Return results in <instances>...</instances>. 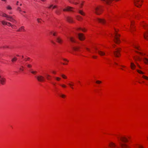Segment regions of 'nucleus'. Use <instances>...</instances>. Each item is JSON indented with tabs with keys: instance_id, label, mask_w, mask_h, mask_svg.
Segmentation results:
<instances>
[{
	"instance_id": "aec40b11",
	"label": "nucleus",
	"mask_w": 148,
	"mask_h": 148,
	"mask_svg": "<svg viewBox=\"0 0 148 148\" xmlns=\"http://www.w3.org/2000/svg\"><path fill=\"white\" fill-rule=\"evenodd\" d=\"M97 52L101 56L104 55L105 54L104 52L99 50L97 51Z\"/></svg>"
},
{
	"instance_id": "7c9ffc66",
	"label": "nucleus",
	"mask_w": 148,
	"mask_h": 148,
	"mask_svg": "<svg viewBox=\"0 0 148 148\" xmlns=\"http://www.w3.org/2000/svg\"><path fill=\"white\" fill-rule=\"evenodd\" d=\"M7 20L8 21H12V22H13L14 21H15V20L12 17V19L8 18V19H7Z\"/></svg>"
},
{
	"instance_id": "864d4df0",
	"label": "nucleus",
	"mask_w": 148,
	"mask_h": 148,
	"mask_svg": "<svg viewBox=\"0 0 148 148\" xmlns=\"http://www.w3.org/2000/svg\"><path fill=\"white\" fill-rule=\"evenodd\" d=\"M29 58H26L25 59V61H27V60H29Z\"/></svg>"
},
{
	"instance_id": "ddd939ff",
	"label": "nucleus",
	"mask_w": 148,
	"mask_h": 148,
	"mask_svg": "<svg viewBox=\"0 0 148 148\" xmlns=\"http://www.w3.org/2000/svg\"><path fill=\"white\" fill-rule=\"evenodd\" d=\"M77 12L81 15L82 16H85V13L82 10H78Z\"/></svg>"
},
{
	"instance_id": "2eb2a0df",
	"label": "nucleus",
	"mask_w": 148,
	"mask_h": 148,
	"mask_svg": "<svg viewBox=\"0 0 148 148\" xmlns=\"http://www.w3.org/2000/svg\"><path fill=\"white\" fill-rule=\"evenodd\" d=\"M66 20L69 23H73V19L71 17H68L66 18Z\"/></svg>"
},
{
	"instance_id": "0e129e2a",
	"label": "nucleus",
	"mask_w": 148,
	"mask_h": 148,
	"mask_svg": "<svg viewBox=\"0 0 148 148\" xmlns=\"http://www.w3.org/2000/svg\"><path fill=\"white\" fill-rule=\"evenodd\" d=\"M53 73H54V74L55 73V72H54V71L53 72Z\"/></svg>"
},
{
	"instance_id": "72a5a7b5",
	"label": "nucleus",
	"mask_w": 148,
	"mask_h": 148,
	"mask_svg": "<svg viewBox=\"0 0 148 148\" xmlns=\"http://www.w3.org/2000/svg\"><path fill=\"white\" fill-rule=\"evenodd\" d=\"M24 68V67L23 66H21V67L19 68V70L21 71H23V68Z\"/></svg>"
},
{
	"instance_id": "1a4fd4ad",
	"label": "nucleus",
	"mask_w": 148,
	"mask_h": 148,
	"mask_svg": "<svg viewBox=\"0 0 148 148\" xmlns=\"http://www.w3.org/2000/svg\"><path fill=\"white\" fill-rule=\"evenodd\" d=\"M118 138H119V137H118ZM119 139L120 140H121L122 142L124 143H125L128 141L127 139L126 138L124 137H121L119 138Z\"/></svg>"
},
{
	"instance_id": "c756f323",
	"label": "nucleus",
	"mask_w": 148,
	"mask_h": 148,
	"mask_svg": "<svg viewBox=\"0 0 148 148\" xmlns=\"http://www.w3.org/2000/svg\"><path fill=\"white\" fill-rule=\"evenodd\" d=\"M144 61L145 62V63H146V64L148 63V59H147L146 58H144Z\"/></svg>"
},
{
	"instance_id": "774afa93",
	"label": "nucleus",
	"mask_w": 148,
	"mask_h": 148,
	"mask_svg": "<svg viewBox=\"0 0 148 148\" xmlns=\"http://www.w3.org/2000/svg\"><path fill=\"white\" fill-rule=\"evenodd\" d=\"M22 5V4H21H21H20V6H21V5Z\"/></svg>"
},
{
	"instance_id": "a19ab883",
	"label": "nucleus",
	"mask_w": 148,
	"mask_h": 148,
	"mask_svg": "<svg viewBox=\"0 0 148 148\" xmlns=\"http://www.w3.org/2000/svg\"><path fill=\"white\" fill-rule=\"evenodd\" d=\"M68 84L70 86L72 89H73V87H72V86H73V84H71V83H69Z\"/></svg>"
},
{
	"instance_id": "f257e3e1",
	"label": "nucleus",
	"mask_w": 148,
	"mask_h": 148,
	"mask_svg": "<svg viewBox=\"0 0 148 148\" xmlns=\"http://www.w3.org/2000/svg\"><path fill=\"white\" fill-rule=\"evenodd\" d=\"M93 11L97 15H99L101 13L102 9L100 6H97L93 7Z\"/></svg>"
},
{
	"instance_id": "f3484780",
	"label": "nucleus",
	"mask_w": 148,
	"mask_h": 148,
	"mask_svg": "<svg viewBox=\"0 0 148 148\" xmlns=\"http://www.w3.org/2000/svg\"><path fill=\"white\" fill-rule=\"evenodd\" d=\"M68 38L69 40L72 42H75V38L72 37H68Z\"/></svg>"
},
{
	"instance_id": "393cba45",
	"label": "nucleus",
	"mask_w": 148,
	"mask_h": 148,
	"mask_svg": "<svg viewBox=\"0 0 148 148\" xmlns=\"http://www.w3.org/2000/svg\"><path fill=\"white\" fill-rule=\"evenodd\" d=\"M73 49L75 51H78L79 50V48L78 47H73Z\"/></svg>"
},
{
	"instance_id": "e433bc0d",
	"label": "nucleus",
	"mask_w": 148,
	"mask_h": 148,
	"mask_svg": "<svg viewBox=\"0 0 148 148\" xmlns=\"http://www.w3.org/2000/svg\"><path fill=\"white\" fill-rule=\"evenodd\" d=\"M9 26H11L12 27H13V26L14 25H12L11 23L9 22H7V25Z\"/></svg>"
},
{
	"instance_id": "4468645a",
	"label": "nucleus",
	"mask_w": 148,
	"mask_h": 148,
	"mask_svg": "<svg viewBox=\"0 0 148 148\" xmlns=\"http://www.w3.org/2000/svg\"><path fill=\"white\" fill-rule=\"evenodd\" d=\"M57 42L60 43H62V40L60 37H57L56 38Z\"/></svg>"
},
{
	"instance_id": "c03bdc74",
	"label": "nucleus",
	"mask_w": 148,
	"mask_h": 148,
	"mask_svg": "<svg viewBox=\"0 0 148 148\" xmlns=\"http://www.w3.org/2000/svg\"><path fill=\"white\" fill-rule=\"evenodd\" d=\"M31 72L33 74H35L36 73V71H31Z\"/></svg>"
},
{
	"instance_id": "37998d69",
	"label": "nucleus",
	"mask_w": 148,
	"mask_h": 148,
	"mask_svg": "<svg viewBox=\"0 0 148 148\" xmlns=\"http://www.w3.org/2000/svg\"><path fill=\"white\" fill-rule=\"evenodd\" d=\"M56 79L57 80L59 81L60 79V78L58 77H55Z\"/></svg>"
},
{
	"instance_id": "680f3d73",
	"label": "nucleus",
	"mask_w": 148,
	"mask_h": 148,
	"mask_svg": "<svg viewBox=\"0 0 148 148\" xmlns=\"http://www.w3.org/2000/svg\"><path fill=\"white\" fill-rule=\"evenodd\" d=\"M14 25V26H13V27H12V28H15V26Z\"/></svg>"
},
{
	"instance_id": "69168bd1",
	"label": "nucleus",
	"mask_w": 148,
	"mask_h": 148,
	"mask_svg": "<svg viewBox=\"0 0 148 148\" xmlns=\"http://www.w3.org/2000/svg\"><path fill=\"white\" fill-rule=\"evenodd\" d=\"M13 22L14 23H16V21H13Z\"/></svg>"
},
{
	"instance_id": "c9c22d12",
	"label": "nucleus",
	"mask_w": 148,
	"mask_h": 148,
	"mask_svg": "<svg viewBox=\"0 0 148 148\" xmlns=\"http://www.w3.org/2000/svg\"><path fill=\"white\" fill-rule=\"evenodd\" d=\"M135 59L140 61L142 60V59L141 58H140V57L137 56V57L136 59Z\"/></svg>"
},
{
	"instance_id": "423d86ee",
	"label": "nucleus",
	"mask_w": 148,
	"mask_h": 148,
	"mask_svg": "<svg viewBox=\"0 0 148 148\" xmlns=\"http://www.w3.org/2000/svg\"><path fill=\"white\" fill-rule=\"evenodd\" d=\"M119 143L121 147V148H128L129 146L126 144L122 143L119 140Z\"/></svg>"
},
{
	"instance_id": "ea45409f",
	"label": "nucleus",
	"mask_w": 148,
	"mask_h": 148,
	"mask_svg": "<svg viewBox=\"0 0 148 148\" xmlns=\"http://www.w3.org/2000/svg\"><path fill=\"white\" fill-rule=\"evenodd\" d=\"M46 78L48 80H49L50 79L49 77H50V76L49 75L47 74H46Z\"/></svg>"
},
{
	"instance_id": "79ce46f5",
	"label": "nucleus",
	"mask_w": 148,
	"mask_h": 148,
	"mask_svg": "<svg viewBox=\"0 0 148 148\" xmlns=\"http://www.w3.org/2000/svg\"><path fill=\"white\" fill-rule=\"evenodd\" d=\"M61 76L63 78L66 79L67 78V77L64 75H62Z\"/></svg>"
},
{
	"instance_id": "bb28decb",
	"label": "nucleus",
	"mask_w": 148,
	"mask_h": 148,
	"mask_svg": "<svg viewBox=\"0 0 148 148\" xmlns=\"http://www.w3.org/2000/svg\"><path fill=\"white\" fill-rule=\"evenodd\" d=\"M52 7H53V9H54V8H56L57 6L56 5H54V6H53V5H51L49 7H48V8H51Z\"/></svg>"
},
{
	"instance_id": "6e6552de",
	"label": "nucleus",
	"mask_w": 148,
	"mask_h": 148,
	"mask_svg": "<svg viewBox=\"0 0 148 148\" xmlns=\"http://www.w3.org/2000/svg\"><path fill=\"white\" fill-rule=\"evenodd\" d=\"M74 9L73 8L71 7L70 6L67 7L66 8L64 9L63 10V11H73V10Z\"/></svg>"
},
{
	"instance_id": "6e6d98bb",
	"label": "nucleus",
	"mask_w": 148,
	"mask_h": 148,
	"mask_svg": "<svg viewBox=\"0 0 148 148\" xmlns=\"http://www.w3.org/2000/svg\"><path fill=\"white\" fill-rule=\"evenodd\" d=\"M97 56H92V57L93 58H97Z\"/></svg>"
},
{
	"instance_id": "412c9836",
	"label": "nucleus",
	"mask_w": 148,
	"mask_h": 148,
	"mask_svg": "<svg viewBox=\"0 0 148 148\" xmlns=\"http://www.w3.org/2000/svg\"><path fill=\"white\" fill-rule=\"evenodd\" d=\"M76 19L77 20L80 21L82 19V17L79 15H77L76 16Z\"/></svg>"
},
{
	"instance_id": "f8f14e48",
	"label": "nucleus",
	"mask_w": 148,
	"mask_h": 148,
	"mask_svg": "<svg viewBox=\"0 0 148 148\" xmlns=\"http://www.w3.org/2000/svg\"><path fill=\"white\" fill-rule=\"evenodd\" d=\"M6 79L4 78H1L0 82L1 84L2 85H4L5 84Z\"/></svg>"
},
{
	"instance_id": "f704fd0d",
	"label": "nucleus",
	"mask_w": 148,
	"mask_h": 148,
	"mask_svg": "<svg viewBox=\"0 0 148 148\" xmlns=\"http://www.w3.org/2000/svg\"><path fill=\"white\" fill-rule=\"evenodd\" d=\"M137 71L139 73L141 74H144V73L143 72H142V71H140L139 70H137Z\"/></svg>"
},
{
	"instance_id": "3c124183",
	"label": "nucleus",
	"mask_w": 148,
	"mask_h": 148,
	"mask_svg": "<svg viewBox=\"0 0 148 148\" xmlns=\"http://www.w3.org/2000/svg\"><path fill=\"white\" fill-rule=\"evenodd\" d=\"M50 33H51V34H53V35L54 36H56V33H53L52 32H50Z\"/></svg>"
},
{
	"instance_id": "4d7b16f0",
	"label": "nucleus",
	"mask_w": 148,
	"mask_h": 148,
	"mask_svg": "<svg viewBox=\"0 0 148 148\" xmlns=\"http://www.w3.org/2000/svg\"><path fill=\"white\" fill-rule=\"evenodd\" d=\"M121 67H123V68H124V67H125V66H123V65H121Z\"/></svg>"
},
{
	"instance_id": "b1692460",
	"label": "nucleus",
	"mask_w": 148,
	"mask_h": 148,
	"mask_svg": "<svg viewBox=\"0 0 148 148\" xmlns=\"http://www.w3.org/2000/svg\"><path fill=\"white\" fill-rule=\"evenodd\" d=\"M17 60V58L16 57H14L11 60V61L12 62L16 61Z\"/></svg>"
},
{
	"instance_id": "5701e85b",
	"label": "nucleus",
	"mask_w": 148,
	"mask_h": 148,
	"mask_svg": "<svg viewBox=\"0 0 148 148\" xmlns=\"http://www.w3.org/2000/svg\"><path fill=\"white\" fill-rule=\"evenodd\" d=\"M68 0L70 3H73V4H74L75 5H77L78 3L77 2H74V0Z\"/></svg>"
},
{
	"instance_id": "473e14b6",
	"label": "nucleus",
	"mask_w": 148,
	"mask_h": 148,
	"mask_svg": "<svg viewBox=\"0 0 148 148\" xmlns=\"http://www.w3.org/2000/svg\"><path fill=\"white\" fill-rule=\"evenodd\" d=\"M60 96L62 98H64L66 97V96L64 94H61L60 95Z\"/></svg>"
},
{
	"instance_id": "4be33fe9",
	"label": "nucleus",
	"mask_w": 148,
	"mask_h": 148,
	"mask_svg": "<svg viewBox=\"0 0 148 148\" xmlns=\"http://www.w3.org/2000/svg\"><path fill=\"white\" fill-rule=\"evenodd\" d=\"M55 13L57 15H59L61 14L60 10H59L58 9L55 11Z\"/></svg>"
},
{
	"instance_id": "58836bf2",
	"label": "nucleus",
	"mask_w": 148,
	"mask_h": 148,
	"mask_svg": "<svg viewBox=\"0 0 148 148\" xmlns=\"http://www.w3.org/2000/svg\"><path fill=\"white\" fill-rule=\"evenodd\" d=\"M26 64H27V67L29 68H30L32 66L30 64H27V63H26Z\"/></svg>"
},
{
	"instance_id": "a211bd4d",
	"label": "nucleus",
	"mask_w": 148,
	"mask_h": 148,
	"mask_svg": "<svg viewBox=\"0 0 148 148\" xmlns=\"http://www.w3.org/2000/svg\"><path fill=\"white\" fill-rule=\"evenodd\" d=\"M144 37L145 39L148 40V31L147 32L144 34Z\"/></svg>"
},
{
	"instance_id": "e2e57ef3",
	"label": "nucleus",
	"mask_w": 148,
	"mask_h": 148,
	"mask_svg": "<svg viewBox=\"0 0 148 148\" xmlns=\"http://www.w3.org/2000/svg\"><path fill=\"white\" fill-rule=\"evenodd\" d=\"M41 0L42 1H45L46 0Z\"/></svg>"
},
{
	"instance_id": "c85d7f7f",
	"label": "nucleus",
	"mask_w": 148,
	"mask_h": 148,
	"mask_svg": "<svg viewBox=\"0 0 148 148\" xmlns=\"http://www.w3.org/2000/svg\"><path fill=\"white\" fill-rule=\"evenodd\" d=\"M133 24V23L132 22H131V32H132V31H133L134 30L133 27L132 26Z\"/></svg>"
},
{
	"instance_id": "338daca9",
	"label": "nucleus",
	"mask_w": 148,
	"mask_h": 148,
	"mask_svg": "<svg viewBox=\"0 0 148 148\" xmlns=\"http://www.w3.org/2000/svg\"><path fill=\"white\" fill-rule=\"evenodd\" d=\"M52 83V84H53V85H55V84H54V83Z\"/></svg>"
},
{
	"instance_id": "a18cd8bd",
	"label": "nucleus",
	"mask_w": 148,
	"mask_h": 148,
	"mask_svg": "<svg viewBox=\"0 0 148 148\" xmlns=\"http://www.w3.org/2000/svg\"><path fill=\"white\" fill-rule=\"evenodd\" d=\"M7 8L8 10H11L12 9L11 7L10 6H8L7 7Z\"/></svg>"
},
{
	"instance_id": "0eeeda50",
	"label": "nucleus",
	"mask_w": 148,
	"mask_h": 148,
	"mask_svg": "<svg viewBox=\"0 0 148 148\" xmlns=\"http://www.w3.org/2000/svg\"><path fill=\"white\" fill-rule=\"evenodd\" d=\"M78 36L79 39L81 40H83L85 39L84 36L83 34L82 33L78 34Z\"/></svg>"
},
{
	"instance_id": "49530a36",
	"label": "nucleus",
	"mask_w": 148,
	"mask_h": 148,
	"mask_svg": "<svg viewBox=\"0 0 148 148\" xmlns=\"http://www.w3.org/2000/svg\"><path fill=\"white\" fill-rule=\"evenodd\" d=\"M77 30H82L83 32H84L85 31L84 30V29H82L81 28H77Z\"/></svg>"
},
{
	"instance_id": "603ef678",
	"label": "nucleus",
	"mask_w": 148,
	"mask_h": 148,
	"mask_svg": "<svg viewBox=\"0 0 148 148\" xmlns=\"http://www.w3.org/2000/svg\"><path fill=\"white\" fill-rule=\"evenodd\" d=\"M60 85L63 88H65L66 87V86L65 85L63 84V85Z\"/></svg>"
},
{
	"instance_id": "de8ad7c7",
	"label": "nucleus",
	"mask_w": 148,
	"mask_h": 148,
	"mask_svg": "<svg viewBox=\"0 0 148 148\" xmlns=\"http://www.w3.org/2000/svg\"><path fill=\"white\" fill-rule=\"evenodd\" d=\"M41 19L40 18H38L37 19V21L38 23H41V21H40V20H41Z\"/></svg>"
},
{
	"instance_id": "a878e982",
	"label": "nucleus",
	"mask_w": 148,
	"mask_h": 148,
	"mask_svg": "<svg viewBox=\"0 0 148 148\" xmlns=\"http://www.w3.org/2000/svg\"><path fill=\"white\" fill-rule=\"evenodd\" d=\"M110 147H115L116 146V145L114 143H111L110 144Z\"/></svg>"
},
{
	"instance_id": "dca6fc26",
	"label": "nucleus",
	"mask_w": 148,
	"mask_h": 148,
	"mask_svg": "<svg viewBox=\"0 0 148 148\" xmlns=\"http://www.w3.org/2000/svg\"><path fill=\"white\" fill-rule=\"evenodd\" d=\"M25 31L24 27L23 26H21L17 31V32H24Z\"/></svg>"
},
{
	"instance_id": "9d476101",
	"label": "nucleus",
	"mask_w": 148,
	"mask_h": 148,
	"mask_svg": "<svg viewBox=\"0 0 148 148\" xmlns=\"http://www.w3.org/2000/svg\"><path fill=\"white\" fill-rule=\"evenodd\" d=\"M96 20L99 23H101L102 24H104L105 23V21L104 19L100 18H97Z\"/></svg>"
},
{
	"instance_id": "7ed1b4c3",
	"label": "nucleus",
	"mask_w": 148,
	"mask_h": 148,
	"mask_svg": "<svg viewBox=\"0 0 148 148\" xmlns=\"http://www.w3.org/2000/svg\"><path fill=\"white\" fill-rule=\"evenodd\" d=\"M142 1V0H135V5L138 7H139L141 6V2Z\"/></svg>"
},
{
	"instance_id": "9b49d317",
	"label": "nucleus",
	"mask_w": 148,
	"mask_h": 148,
	"mask_svg": "<svg viewBox=\"0 0 148 148\" xmlns=\"http://www.w3.org/2000/svg\"><path fill=\"white\" fill-rule=\"evenodd\" d=\"M2 16L3 17H6L7 18V19L8 18L12 19V16H8L4 13H3L2 14Z\"/></svg>"
},
{
	"instance_id": "2f4dec72",
	"label": "nucleus",
	"mask_w": 148,
	"mask_h": 148,
	"mask_svg": "<svg viewBox=\"0 0 148 148\" xmlns=\"http://www.w3.org/2000/svg\"><path fill=\"white\" fill-rule=\"evenodd\" d=\"M1 22L2 24L3 25H7V22H5V21H2Z\"/></svg>"
},
{
	"instance_id": "20e7f679",
	"label": "nucleus",
	"mask_w": 148,
	"mask_h": 148,
	"mask_svg": "<svg viewBox=\"0 0 148 148\" xmlns=\"http://www.w3.org/2000/svg\"><path fill=\"white\" fill-rule=\"evenodd\" d=\"M36 78L38 81L40 82H43L45 80L44 77L41 75H39L36 76Z\"/></svg>"
},
{
	"instance_id": "bf43d9fd",
	"label": "nucleus",
	"mask_w": 148,
	"mask_h": 148,
	"mask_svg": "<svg viewBox=\"0 0 148 148\" xmlns=\"http://www.w3.org/2000/svg\"><path fill=\"white\" fill-rule=\"evenodd\" d=\"M19 2L18 1H17L16 4L18 5Z\"/></svg>"
},
{
	"instance_id": "4c0bfd02",
	"label": "nucleus",
	"mask_w": 148,
	"mask_h": 148,
	"mask_svg": "<svg viewBox=\"0 0 148 148\" xmlns=\"http://www.w3.org/2000/svg\"><path fill=\"white\" fill-rule=\"evenodd\" d=\"M142 77L143 78H144V79H146L147 80H148V77H147L146 76H145V75H143L142 76Z\"/></svg>"
},
{
	"instance_id": "09e8293b",
	"label": "nucleus",
	"mask_w": 148,
	"mask_h": 148,
	"mask_svg": "<svg viewBox=\"0 0 148 148\" xmlns=\"http://www.w3.org/2000/svg\"><path fill=\"white\" fill-rule=\"evenodd\" d=\"M101 81L97 80L96 81V83L97 84H100L101 83Z\"/></svg>"
},
{
	"instance_id": "39448f33",
	"label": "nucleus",
	"mask_w": 148,
	"mask_h": 148,
	"mask_svg": "<svg viewBox=\"0 0 148 148\" xmlns=\"http://www.w3.org/2000/svg\"><path fill=\"white\" fill-rule=\"evenodd\" d=\"M120 50V49L119 48L115 49V50L114 51V53L116 57H119V56Z\"/></svg>"
},
{
	"instance_id": "8fccbe9b",
	"label": "nucleus",
	"mask_w": 148,
	"mask_h": 148,
	"mask_svg": "<svg viewBox=\"0 0 148 148\" xmlns=\"http://www.w3.org/2000/svg\"><path fill=\"white\" fill-rule=\"evenodd\" d=\"M17 10H19L20 12H21V8L20 7H18L17 8Z\"/></svg>"
},
{
	"instance_id": "cd10ccee",
	"label": "nucleus",
	"mask_w": 148,
	"mask_h": 148,
	"mask_svg": "<svg viewBox=\"0 0 148 148\" xmlns=\"http://www.w3.org/2000/svg\"><path fill=\"white\" fill-rule=\"evenodd\" d=\"M78 3L77 4H79V6L80 8H82V6L83 5V2H79V3H78Z\"/></svg>"
},
{
	"instance_id": "5fc2aeb1",
	"label": "nucleus",
	"mask_w": 148,
	"mask_h": 148,
	"mask_svg": "<svg viewBox=\"0 0 148 148\" xmlns=\"http://www.w3.org/2000/svg\"><path fill=\"white\" fill-rule=\"evenodd\" d=\"M63 60H64V61H66L67 62H68V60H66V59H64V58H63Z\"/></svg>"
},
{
	"instance_id": "6ab92c4d",
	"label": "nucleus",
	"mask_w": 148,
	"mask_h": 148,
	"mask_svg": "<svg viewBox=\"0 0 148 148\" xmlns=\"http://www.w3.org/2000/svg\"><path fill=\"white\" fill-rule=\"evenodd\" d=\"M130 66H131V68L132 69H134L136 67V65L133 62H131V63Z\"/></svg>"
},
{
	"instance_id": "13d9d810",
	"label": "nucleus",
	"mask_w": 148,
	"mask_h": 148,
	"mask_svg": "<svg viewBox=\"0 0 148 148\" xmlns=\"http://www.w3.org/2000/svg\"><path fill=\"white\" fill-rule=\"evenodd\" d=\"M139 148H143V147L141 146H139Z\"/></svg>"
},
{
	"instance_id": "052dcab7",
	"label": "nucleus",
	"mask_w": 148,
	"mask_h": 148,
	"mask_svg": "<svg viewBox=\"0 0 148 148\" xmlns=\"http://www.w3.org/2000/svg\"><path fill=\"white\" fill-rule=\"evenodd\" d=\"M139 53L140 54H141L143 56V53H140V52H139Z\"/></svg>"
},
{
	"instance_id": "f03ea898",
	"label": "nucleus",
	"mask_w": 148,
	"mask_h": 148,
	"mask_svg": "<svg viewBox=\"0 0 148 148\" xmlns=\"http://www.w3.org/2000/svg\"><path fill=\"white\" fill-rule=\"evenodd\" d=\"M118 31L115 30V32L114 34V36H113L114 37V42L117 44H119L120 42L119 37L120 36V35L117 33Z\"/></svg>"
}]
</instances>
